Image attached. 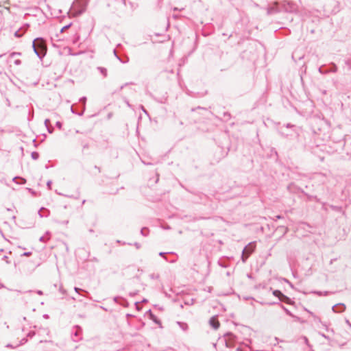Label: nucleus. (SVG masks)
<instances>
[{"instance_id":"nucleus-55","label":"nucleus","mask_w":351,"mask_h":351,"mask_svg":"<svg viewBox=\"0 0 351 351\" xmlns=\"http://www.w3.org/2000/svg\"><path fill=\"white\" fill-rule=\"evenodd\" d=\"M88 232H89L90 233H93V232H94V230H93V229H89V230H88Z\"/></svg>"},{"instance_id":"nucleus-15","label":"nucleus","mask_w":351,"mask_h":351,"mask_svg":"<svg viewBox=\"0 0 351 351\" xmlns=\"http://www.w3.org/2000/svg\"><path fill=\"white\" fill-rule=\"evenodd\" d=\"M280 300L285 302L286 304H291V299L285 295H283L282 298H280Z\"/></svg>"},{"instance_id":"nucleus-23","label":"nucleus","mask_w":351,"mask_h":351,"mask_svg":"<svg viewBox=\"0 0 351 351\" xmlns=\"http://www.w3.org/2000/svg\"><path fill=\"white\" fill-rule=\"evenodd\" d=\"M223 119L226 121H228L230 119V114L229 112H224L223 113Z\"/></svg>"},{"instance_id":"nucleus-8","label":"nucleus","mask_w":351,"mask_h":351,"mask_svg":"<svg viewBox=\"0 0 351 351\" xmlns=\"http://www.w3.org/2000/svg\"><path fill=\"white\" fill-rule=\"evenodd\" d=\"M209 324L210 326L215 330L218 329L220 326L219 322L218 321L216 316H213L210 319Z\"/></svg>"},{"instance_id":"nucleus-50","label":"nucleus","mask_w":351,"mask_h":351,"mask_svg":"<svg viewBox=\"0 0 351 351\" xmlns=\"http://www.w3.org/2000/svg\"><path fill=\"white\" fill-rule=\"evenodd\" d=\"M134 245L136 247V248H139L140 247V244L138 243H135Z\"/></svg>"},{"instance_id":"nucleus-21","label":"nucleus","mask_w":351,"mask_h":351,"mask_svg":"<svg viewBox=\"0 0 351 351\" xmlns=\"http://www.w3.org/2000/svg\"><path fill=\"white\" fill-rule=\"evenodd\" d=\"M31 156L33 160H37L39 158V154L37 152H33Z\"/></svg>"},{"instance_id":"nucleus-64","label":"nucleus","mask_w":351,"mask_h":351,"mask_svg":"<svg viewBox=\"0 0 351 351\" xmlns=\"http://www.w3.org/2000/svg\"><path fill=\"white\" fill-rule=\"evenodd\" d=\"M3 56H4V54H1L0 58L3 57Z\"/></svg>"},{"instance_id":"nucleus-1","label":"nucleus","mask_w":351,"mask_h":351,"mask_svg":"<svg viewBox=\"0 0 351 351\" xmlns=\"http://www.w3.org/2000/svg\"><path fill=\"white\" fill-rule=\"evenodd\" d=\"M32 47L37 56L42 59L46 54L47 47L45 40L42 38H37L34 40Z\"/></svg>"},{"instance_id":"nucleus-35","label":"nucleus","mask_w":351,"mask_h":351,"mask_svg":"<svg viewBox=\"0 0 351 351\" xmlns=\"http://www.w3.org/2000/svg\"><path fill=\"white\" fill-rule=\"evenodd\" d=\"M70 26H71V25H66L64 26V27L61 29V32H63V31H64L65 29H68Z\"/></svg>"},{"instance_id":"nucleus-7","label":"nucleus","mask_w":351,"mask_h":351,"mask_svg":"<svg viewBox=\"0 0 351 351\" xmlns=\"http://www.w3.org/2000/svg\"><path fill=\"white\" fill-rule=\"evenodd\" d=\"M81 333H82V328L80 326H76L75 327V330L73 331L71 333L73 340L74 341H77L79 339H80Z\"/></svg>"},{"instance_id":"nucleus-22","label":"nucleus","mask_w":351,"mask_h":351,"mask_svg":"<svg viewBox=\"0 0 351 351\" xmlns=\"http://www.w3.org/2000/svg\"><path fill=\"white\" fill-rule=\"evenodd\" d=\"M98 69L100 71L101 73L104 75V77L107 75V70L104 67H98Z\"/></svg>"},{"instance_id":"nucleus-44","label":"nucleus","mask_w":351,"mask_h":351,"mask_svg":"<svg viewBox=\"0 0 351 351\" xmlns=\"http://www.w3.org/2000/svg\"><path fill=\"white\" fill-rule=\"evenodd\" d=\"M141 108L142 109V110L145 113V114H147V111L145 109L144 106H141Z\"/></svg>"},{"instance_id":"nucleus-53","label":"nucleus","mask_w":351,"mask_h":351,"mask_svg":"<svg viewBox=\"0 0 351 351\" xmlns=\"http://www.w3.org/2000/svg\"><path fill=\"white\" fill-rule=\"evenodd\" d=\"M136 293H136V292L130 293V296H134V295H135Z\"/></svg>"},{"instance_id":"nucleus-40","label":"nucleus","mask_w":351,"mask_h":351,"mask_svg":"<svg viewBox=\"0 0 351 351\" xmlns=\"http://www.w3.org/2000/svg\"><path fill=\"white\" fill-rule=\"evenodd\" d=\"M8 257L7 256H3V260L5 261L7 263H9L10 262L8 261Z\"/></svg>"},{"instance_id":"nucleus-63","label":"nucleus","mask_w":351,"mask_h":351,"mask_svg":"<svg viewBox=\"0 0 351 351\" xmlns=\"http://www.w3.org/2000/svg\"><path fill=\"white\" fill-rule=\"evenodd\" d=\"M147 302V300L144 299V300H143V302Z\"/></svg>"},{"instance_id":"nucleus-24","label":"nucleus","mask_w":351,"mask_h":351,"mask_svg":"<svg viewBox=\"0 0 351 351\" xmlns=\"http://www.w3.org/2000/svg\"><path fill=\"white\" fill-rule=\"evenodd\" d=\"M21 55V53H19V52H12L10 54V58H12L16 56H20Z\"/></svg>"},{"instance_id":"nucleus-49","label":"nucleus","mask_w":351,"mask_h":351,"mask_svg":"<svg viewBox=\"0 0 351 351\" xmlns=\"http://www.w3.org/2000/svg\"><path fill=\"white\" fill-rule=\"evenodd\" d=\"M27 190L31 192L33 195L35 194V192L32 189H29V188H27Z\"/></svg>"},{"instance_id":"nucleus-13","label":"nucleus","mask_w":351,"mask_h":351,"mask_svg":"<svg viewBox=\"0 0 351 351\" xmlns=\"http://www.w3.org/2000/svg\"><path fill=\"white\" fill-rule=\"evenodd\" d=\"M114 54L115 57L122 63H127L129 61V58L128 56H125V60H122V59L117 55V51L114 50Z\"/></svg>"},{"instance_id":"nucleus-25","label":"nucleus","mask_w":351,"mask_h":351,"mask_svg":"<svg viewBox=\"0 0 351 351\" xmlns=\"http://www.w3.org/2000/svg\"><path fill=\"white\" fill-rule=\"evenodd\" d=\"M169 253H170V252H160L159 253V256H160L163 257V258H164L167 261V257L165 256V254H169Z\"/></svg>"},{"instance_id":"nucleus-36","label":"nucleus","mask_w":351,"mask_h":351,"mask_svg":"<svg viewBox=\"0 0 351 351\" xmlns=\"http://www.w3.org/2000/svg\"><path fill=\"white\" fill-rule=\"evenodd\" d=\"M14 64L16 65H20L21 64V61L19 59L15 60H14Z\"/></svg>"},{"instance_id":"nucleus-34","label":"nucleus","mask_w":351,"mask_h":351,"mask_svg":"<svg viewBox=\"0 0 351 351\" xmlns=\"http://www.w3.org/2000/svg\"><path fill=\"white\" fill-rule=\"evenodd\" d=\"M32 254V252H24L22 256H29L30 255Z\"/></svg>"},{"instance_id":"nucleus-12","label":"nucleus","mask_w":351,"mask_h":351,"mask_svg":"<svg viewBox=\"0 0 351 351\" xmlns=\"http://www.w3.org/2000/svg\"><path fill=\"white\" fill-rule=\"evenodd\" d=\"M49 210L45 208H41L40 210L38 211V215L40 217H47L49 215Z\"/></svg>"},{"instance_id":"nucleus-20","label":"nucleus","mask_w":351,"mask_h":351,"mask_svg":"<svg viewBox=\"0 0 351 351\" xmlns=\"http://www.w3.org/2000/svg\"><path fill=\"white\" fill-rule=\"evenodd\" d=\"M149 276L152 280H157L160 278V275L158 274L154 273L149 274Z\"/></svg>"},{"instance_id":"nucleus-2","label":"nucleus","mask_w":351,"mask_h":351,"mask_svg":"<svg viewBox=\"0 0 351 351\" xmlns=\"http://www.w3.org/2000/svg\"><path fill=\"white\" fill-rule=\"evenodd\" d=\"M281 11L289 13H295L298 10V5L292 1L284 0L280 2Z\"/></svg>"},{"instance_id":"nucleus-58","label":"nucleus","mask_w":351,"mask_h":351,"mask_svg":"<svg viewBox=\"0 0 351 351\" xmlns=\"http://www.w3.org/2000/svg\"><path fill=\"white\" fill-rule=\"evenodd\" d=\"M316 293H317L319 295H322V293L321 292H316Z\"/></svg>"},{"instance_id":"nucleus-16","label":"nucleus","mask_w":351,"mask_h":351,"mask_svg":"<svg viewBox=\"0 0 351 351\" xmlns=\"http://www.w3.org/2000/svg\"><path fill=\"white\" fill-rule=\"evenodd\" d=\"M273 295L278 298V299L280 300V298H282L284 294L279 290H274L273 291Z\"/></svg>"},{"instance_id":"nucleus-60","label":"nucleus","mask_w":351,"mask_h":351,"mask_svg":"<svg viewBox=\"0 0 351 351\" xmlns=\"http://www.w3.org/2000/svg\"><path fill=\"white\" fill-rule=\"evenodd\" d=\"M46 234H47V235H49V234H50V232L47 231V232H46Z\"/></svg>"},{"instance_id":"nucleus-9","label":"nucleus","mask_w":351,"mask_h":351,"mask_svg":"<svg viewBox=\"0 0 351 351\" xmlns=\"http://www.w3.org/2000/svg\"><path fill=\"white\" fill-rule=\"evenodd\" d=\"M332 309L335 313H341L345 311L346 306L343 303H339L334 305Z\"/></svg>"},{"instance_id":"nucleus-5","label":"nucleus","mask_w":351,"mask_h":351,"mask_svg":"<svg viewBox=\"0 0 351 351\" xmlns=\"http://www.w3.org/2000/svg\"><path fill=\"white\" fill-rule=\"evenodd\" d=\"M235 335H234L232 333H226L223 337V341L226 344V346L228 348L232 347L234 341H235Z\"/></svg>"},{"instance_id":"nucleus-33","label":"nucleus","mask_w":351,"mask_h":351,"mask_svg":"<svg viewBox=\"0 0 351 351\" xmlns=\"http://www.w3.org/2000/svg\"><path fill=\"white\" fill-rule=\"evenodd\" d=\"M56 127H58L59 129L62 128V123L60 121H57L56 123Z\"/></svg>"},{"instance_id":"nucleus-29","label":"nucleus","mask_w":351,"mask_h":351,"mask_svg":"<svg viewBox=\"0 0 351 351\" xmlns=\"http://www.w3.org/2000/svg\"><path fill=\"white\" fill-rule=\"evenodd\" d=\"M50 124V120L49 119H46L45 120V125L46 128H48V126Z\"/></svg>"},{"instance_id":"nucleus-42","label":"nucleus","mask_w":351,"mask_h":351,"mask_svg":"<svg viewBox=\"0 0 351 351\" xmlns=\"http://www.w3.org/2000/svg\"><path fill=\"white\" fill-rule=\"evenodd\" d=\"M71 112H72L73 113H74V114H78V113H79V112H76V111H75V110H74V109H73V106H71Z\"/></svg>"},{"instance_id":"nucleus-17","label":"nucleus","mask_w":351,"mask_h":351,"mask_svg":"<svg viewBox=\"0 0 351 351\" xmlns=\"http://www.w3.org/2000/svg\"><path fill=\"white\" fill-rule=\"evenodd\" d=\"M178 324L183 330H186L188 329V325L186 323L178 322Z\"/></svg>"},{"instance_id":"nucleus-27","label":"nucleus","mask_w":351,"mask_h":351,"mask_svg":"<svg viewBox=\"0 0 351 351\" xmlns=\"http://www.w3.org/2000/svg\"><path fill=\"white\" fill-rule=\"evenodd\" d=\"M56 222L58 223L63 224V225H67L69 223V220H65V221H62L56 220Z\"/></svg>"},{"instance_id":"nucleus-3","label":"nucleus","mask_w":351,"mask_h":351,"mask_svg":"<svg viewBox=\"0 0 351 351\" xmlns=\"http://www.w3.org/2000/svg\"><path fill=\"white\" fill-rule=\"evenodd\" d=\"M256 247V244L254 242L250 243L247 245L242 252L241 259L243 263H245L250 254L254 251Z\"/></svg>"},{"instance_id":"nucleus-48","label":"nucleus","mask_w":351,"mask_h":351,"mask_svg":"<svg viewBox=\"0 0 351 351\" xmlns=\"http://www.w3.org/2000/svg\"><path fill=\"white\" fill-rule=\"evenodd\" d=\"M275 217H276V219L274 220L282 218V217L281 215H276Z\"/></svg>"},{"instance_id":"nucleus-46","label":"nucleus","mask_w":351,"mask_h":351,"mask_svg":"<svg viewBox=\"0 0 351 351\" xmlns=\"http://www.w3.org/2000/svg\"><path fill=\"white\" fill-rule=\"evenodd\" d=\"M119 299V297H114L113 300H114V301L116 303H118V302H118Z\"/></svg>"},{"instance_id":"nucleus-32","label":"nucleus","mask_w":351,"mask_h":351,"mask_svg":"<svg viewBox=\"0 0 351 351\" xmlns=\"http://www.w3.org/2000/svg\"><path fill=\"white\" fill-rule=\"evenodd\" d=\"M322 337H323L324 339H327V340H329L330 338L328 336L326 335L324 333H322V332H319V333Z\"/></svg>"},{"instance_id":"nucleus-37","label":"nucleus","mask_w":351,"mask_h":351,"mask_svg":"<svg viewBox=\"0 0 351 351\" xmlns=\"http://www.w3.org/2000/svg\"><path fill=\"white\" fill-rule=\"evenodd\" d=\"M303 339H304V343H305L307 346H309V344H308V338H307L306 337H303Z\"/></svg>"},{"instance_id":"nucleus-14","label":"nucleus","mask_w":351,"mask_h":351,"mask_svg":"<svg viewBox=\"0 0 351 351\" xmlns=\"http://www.w3.org/2000/svg\"><path fill=\"white\" fill-rule=\"evenodd\" d=\"M114 54L115 57L122 63H127L129 61V58L128 56H125V60H122V59L117 55V51L114 50Z\"/></svg>"},{"instance_id":"nucleus-61","label":"nucleus","mask_w":351,"mask_h":351,"mask_svg":"<svg viewBox=\"0 0 351 351\" xmlns=\"http://www.w3.org/2000/svg\"><path fill=\"white\" fill-rule=\"evenodd\" d=\"M28 336L32 337V333L29 332Z\"/></svg>"},{"instance_id":"nucleus-47","label":"nucleus","mask_w":351,"mask_h":351,"mask_svg":"<svg viewBox=\"0 0 351 351\" xmlns=\"http://www.w3.org/2000/svg\"><path fill=\"white\" fill-rule=\"evenodd\" d=\"M88 145L87 143H85L84 145H83V149H88Z\"/></svg>"},{"instance_id":"nucleus-56","label":"nucleus","mask_w":351,"mask_h":351,"mask_svg":"<svg viewBox=\"0 0 351 351\" xmlns=\"http://www.w3.org/2000/svg\"><path fill=\"white\" fill-rule=\"evenodd\" d=\"M95 169H98V171H100V168L99 167H98L97 166H95Z\"/></svg>"},{"instance_id":"nucleus-11","label":"nucleus","mask_w":351,"mask_h":351,"mask_svg":"<svg viewBox=\"0 0 351 351\" xmlns=\"http://www.w3.org/2000/svg\"><path fill=\"white\" fill-rule=\"evenodd\" d=\"M80 101L82 102V112H80V113H78V115L82 116L84 114L85 109H86V97H81L80 99Z\"/></svg>"},{"instance_id":"nucleus-54","label":"nucleus","mask_w":351,"mask_h":351,"mask_svg":"<svg viewBox=\"0 0 351 351\" xmlns=\"http://www.w3.org/2000/svg\"><path fill=\"white\" fill-rule=\"evenodd\" d=\"M235 351H243L240 348H237Z\"/></svg>"},{"instance_id":"nucleus-41","label":"nucleus","mask_w":351,"mask_h":351,"mask_svg":"<svg viewBox=\"0 0 351 351\" xmlns=\"http://www.w3.org/2000/svg\"><path fill=\"white\" fill-rule=\"evenodd\" d=\"M151 317H152V319L155 322H158L157 320H156V317L151 313Z\"/></svg>"},{"instance_id":"nucleus-28","label":"nucleus","mask_w":351,"mask_h":351,"mask_svg":"<svg viewBox=\"0 0 351 351\" xmlns=\"http://www.w3.org/2000/svg\"><path fill=\"white\" fill-rule=\"evenodd\" d=\"M49 239V237L46 239L44 236H43V237H40L39 241L45 243Z\"/></svg>"},{"instance_id":"nucleus-19","label":"nucleus","mask_w":351,"mask_h":351,"mask_svg":"<svg viewBox=\"0 0 351 351\" xmlns=\"http://www.w3.org/2000/svg\"><path fill=\"white\" fill-rule=\"evenodd\" d=\"M148 232H149V229L147 228H143L141 230V234L143 235V236H147L148 234Z\"/></svg>"},{"instance_id":"nucleus-4","label":"nucleus","mask_w":351,"mask_h":351,"mask_svg":"<svg viewBox=\"0 0 351 351\" xmlns=\"http://www.w3.org/2000/svg\"><path fill=\"white\" fill-rule=\"evenodd\" d=\"M326 65L320 66L318 69L319 73H320L321 74H328L329 73H336L337 71V66L333 62H331L328 65V69H326Z\"/></svg>"},{"instance_id":"nucleus-31","label":"nucleus","mask_w":351,"mask_h":351,"mask_svg":"<svg viewBox=\"0 0 351 351\" xmlns=\"http://www.w3.org/2000/svg\"><path fill=\"white\" fill-rule=\"evenodd\" d=\"M47 129L48 132L50 134H51L53 131V128L50 125H49L48 128H47Z\"/></svg>"},{"instance_id":"nucleus-59","label":"nucleus","mask_w":351,"mask_h":351,"mask_svg":"<svg viewBox=\"0 0 351 351\" xmlns=\"http://www.w3.org/2000/svg\"><path fill=\"white\" fill-rule=\"evenodd\" d=\"M22 341L25 343L27 341V340L25 339H23Z\"/></svg>"},{"instance_id":"nucleus-26","label":"nucleus","mask_w":351,"mask_h":351,"mask_svg":"<svg viewBox=\"0 0 351 351\" xmlns=\"http://www.w3.org/2000/svg\"><path fill=\"white\" fill-rule=\"evenodd\" d=\"M23 33H21L19 30L16 31L15 33H14V36L17 38H20L23 36Z\"/></svg>"},{"instance_id":"nucleus-10","label":"nucleus","mask_w":351,"mask_h":351,"mask_svg":"<svg viewBox=\"0 0 351 351\" xmlns=\"http://www.w3.org/2000/svg\"><path fill=\"white\" fill-rule=\"evenodd\" d=\"M12 180L18 184H24L26 183V180L22 177L16 176Z\"/></svg>"},{"instance_id":"nucleus-62","label":"nucleus","mask_w":351,"mask_h":351,"mask_svg":"<svg viewBox=\"0 0 351 351\" xmlns=\"http://www.w3.org/2000/svg\"><path fill=\"white\" fill-rule=\"evenodd\" d=\"M3 252V249H0V254Z\"/></svg>"},{"instance_id":"nucleus-39","label":"nucleus","mask_w":351,"mask_h":351,"mask_svg":"<svg viewBox=\"0 0 351 351\" xmlns=\"http://www.w3.org/2000/svg\"><path fill=\"white\" fill-rule=\"evenodd\" d=\"M74 290L76 293H79L80 291H83L82 289H81L80 288H78V287H75Z\"/></svg>"},{"instance_id":"nucleus-6","label":"nucleus","mask_w":351,"mask_h":351,"mask_svg":"<svg viewBox=\"0 0 351 351\" xmlns=\"http://www.w3.org/2000/svg\"><path fill=\"white\" fill-rule=\"evenodd\" d=\"M280 3L275 2L272 6L267 8V14H273L281 12Z\"/></svg>"},{"instance_id":"nucleus-43","label":"nucleus","mask_w":351,"mask_h":351,"mask_svg":"<svg viewBox=\"0 0 351 351\" xmlns=\"http://www.w3.org/2000/svg\"><path fill=\"white\" fill-rule=\"evenodd\" d=\"M193 300L191 299V302H185V304H186V305L193 304Z\"/></svg>"},{"instance_id":"nucleus-45","label":"nucleus","mask_w":351,"mask_h":351,"mask_svg":"<svg viewBox=\"0 0 351 351\" xmlns=\"http://www.w3.org/2000/svg\"><path fill=\"white\" fill-rule=\"evenodd\" d=\"M36 293L40 295H42L43 294V292L42 291H40V290H38L36 291Z\"/></svg>"},{"instance_id":"nucleus-38","label":"nucleus","mask_w":351,"mask_h":351,"mask_svg":"<svg viewBox=\"0 0 351 351\" xmlns=\"http://www.w3.org/2000/svg\"><path fill=\"white\" fill-rule=\"evenodd\" d=\"M281 306H282V308L285 311V312H286L288 315H291V313H290V311H289L288 309H287L285 307H284V306H282V305H281Z\"/></svg>"},{"instance_id":"nucleus-57","label":"nucleus","mask_w":351,"mask_h":351,"mask_svg":"<svg viewBox=\"0 0 351 351\" xmlns=\"http://www.w3.org/2000/svg\"><path fill=\"white\" fill-rule=\"evenodd\" d=\"M170 263H175L176 260L171 259V261H169Z\"/></svg>"},{"instance_id":"nucleus-30","label":"nucleus","mask_w":351,"mask_h":351,"mask_svg":"<svg viewBox=\"0 0 351 351\" xmlns=\"http://www.w3.org/2000/svg\"><path fill=\"white\" fill-rule=\"evenodd\" d=\"M51 184H52V182L51 180H49L47 182V188L48 189L51 190Z\"/></svg>"},{"instance_id":"nucleus-51","label":"nucleus","mask_w":351,"mask_h":351,"mask_svg":"<svg viewBox=\"0 0 351 351\" xmlns=\"http://www.w3.org/2000/svg\"><path fill=\"white\" fill-rule=\"evenodd\" d=\"M346 322V324H347L350 327H351V323L350 322V321L347 319Z\"/></svg>"},{"instance_id":"nucleus-52","label":"nucleus","mask_w":351,"mask_h":351,"mask_svg":"<svg viewBox=\"0 0 351 351\" xmlns=\"http://www.w3.org/2000/svg\"><path fill=\"white\" fill-rule=\"evenodd\" d=\"M293 125H291V124H290V123H288V124H287V125H286V127H287V128H291V127H293Z\"/></svg>"},{"instance_id":"nucleus-18","label":"nucleus","mask_w":351,"mask_h":351,"mask_svg":"<svg viewBox=\"0 0 351 351\" xmlns=\"http://www.w3.org/2000/svg\"><path fill=\"white\" fill-rule=\"evenodd\" d=\"M79 40H80V36L78 34H75L72 39V43L73 45H77Z\"/></svg>"}]
</instances>
